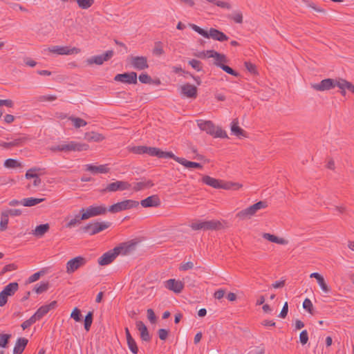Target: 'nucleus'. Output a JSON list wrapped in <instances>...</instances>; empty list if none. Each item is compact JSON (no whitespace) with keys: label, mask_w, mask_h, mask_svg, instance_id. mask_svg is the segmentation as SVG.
Segmentation results:
<instances>
[{"label":"nucleus","mask_w":354,"mask_h":354,"mask_svg":"<svg viewBox=\"0 0 354 354\" xmlns=\"http://www.w3.org/2000/svg\"><path fill=\"white\" fill-rule=\"evenodd\" d=\"M44 201H45V198H37L30 197V198H26L22 199L23 205L25 207L35 206Z\"/></svg>","instance_id":"f704fd0d"},{"label":"nucleus","mask_w":354,"mask_h":354,"mask_svg":"<svg viewBox=\"0 0 354 354\" xmlns=\"http://www.w3.org/2000/svg\"><path fill=\"white\" fill-rule=\"evenodd\" d=\"M118 248H114L112 250L104 253L97 260V263L100 266H107L112 263L118 256Z\"/></svg>","instance_id":"4468645a"},{"label":"nucleus","mask_w":354,"mask_h":354,"mask_svg":"<svg viewBox=\"0 0 354 354\" xmlns=\"http://www.w3.org/2000/svg\"><path fill=\"white\" fill-rule=\"evenodd\" d=\"M3 165L6 168H16L20 167L21 164L15 159L8 158L5 160Z\"/></svg>","instance_id":"49530a36"},{"label":"nucleus","mask_w":354,"mask_h":354,"mask_svg":"<svg viewBox=\"0 0 354 354\" xmlns=\"http://www.w3.org/2000/svg\"><path fill=\"white\" fill-rule=\"evenodd\" d=\"M188 64L197 71H201L203 70V64L199 60L193 59L189 60Z\"/></svg>","instance_id":"8fccbe9b"},{"label":"nucleus","mask_w":354,"mask_h":354,"mask_svg":"<svg viewBox=\"0 0 354 354\" xmlns=\"http://www.w3.org/2000/svg\"><path fill=\"white\" fill-rule=\"evenodd\" d=\"M173 160H174L177 162L180 163V165H183L186 168H189H189H196V169L203 168L202 165H201L200 163L189 161L183 158H180V157L175 156V157L173 158Z\"/></svg>","instance_id":"a878e982"},{"label":"nucleus","mask_w":354,"mask_h":354,"mask_svg":"<svg viewBox=\"0 0 354 354\" xmlns=\"http://www.w3.org/2000/svg\"><path fill=\"white\" fill-rule=\"evenodd\" d=\"M17 266L15 263H10L5 266L0 272V276H3L7 272L17 270Z\"/></svg>","instance_id":"13d9d810"},{"label":"nucleus","mask_w":354,"mask_h":354,"mask_svg":"<svg viewBox=\"0 0 354 354\" xmlns=\"http://www.w3.org/2000/svg\"><path fill=\"white\" fill-rule=\"evenodd\" d=\"M86 263V259L82 256L71 259L66 263V272L68 274L73 273L77 269L85 266Z\"/></svg>","instance_id":"9d476101"},{"label":"nucleus","mask_w":354,"mask_h":354,"mask_svg":"<svg viewBox=\"0 0 354 354\" xmlns=\"http://www.w3.org/2000/svg\"><path fill=\"white\" fill-rule=\"evenodd\" d=\"M337 86L339 88V89L346 88V90L354 94V85L351 82H348L344 79L339 78L337 80Z\"/></svg>","instance_id":"473e14b6"},{"label":"nucleus","mask_w":354,"mask_h":354,"mask_svg":"<svg viewBox=\"0 0 354 354\" xmlns=\"http://www.w3.org/2000/svg\"><path fill=\"white\" fill-rule=\"evenodd\" d=\"M127 345L129 350L133 353L137 354L138 353V348L135 339L131 337L127 339Z\"/></svg>","instance_id":"c03bdc74"},{"label":"nucleus","mask_w":354,"mask_h":354,"mask_svg":"<svg viewBox=\"0 0 354 354\" xmlns=\"http://www.w3.org/2000/svg\"><path fill=\"white\" fill-rule=\"evenodd\" d=\"M48 312L49 310H48L47 306H46V305H44L39 308L35 313L41 319Z\"/></svg>","instance_id":"6e6d98bb"},{"label":"nucleus","mask_w":354,"mask_h":354,"mask_svg":"<svg viewBox=\"0 0 354 354\" xmlns=\"http://www.w3.org/2000/svg\"><path fill=\"white\" fill-rule=\"evenodd\" d=\"M5 212L7 213L8 216L10 215L12 216H18L22 214V211L19 209H10L5 211Z\"/></svg>","instance_id":"774afa93"},{"label":"nucleus","mask_w":354,"mask_h":354,"mask_svg":"<svg viewBox=\"0 0 354 354\" xmlns=\"http://www.w3.org/2000/svg\"><path fill=\"white\" fill-rule=\"evenodd\" d=\"M201 180L204 184H206L215 189L237 190L242 186L239 183L225 182L221 180L214 178L209 176H203Z\"/></svg>","instance_id":"f257e3e1"},{"label":"nucleus","mask_w":354,"mask_h":354,"mask_svg":"<svg viewBox=\"0 0 354 354\" xmlns=\"http://www.w3.org/2000/svg\"><path fill=\"white\" fill-rule=\"evenodd\" d=\"M8 217L7 213L4 212H1V221H0V231H5L8 228Z\"/></svg>","instance_id":"c9c22d12"},{"label":"nucleus","mask_w":354,"mask_h":354,"mask_svg":"<svg viewBox=\"0 0 354 354\" xmlns=\"http://www.w3.org/2000/svg\"><path fill=\"white\" fill-rule=\"evenodd\" d=\"M147 317L151 324L156 323L157 318L153 310L151 308L147 310Z\"/></svg>","instance_id":"0e129e2a"},{"label":"nucleus","mask_w":354,"mask_h":354,"mask_svg":"<svg viewBox=\"0 0 354 354\" xmlns=\"http://www.w3.org/2000/svg\"><path fill=\"white\" fill-rule=\"evenodd\" d=\"M165 287L175 293H180L184 288V283L180 281L170 279L166 281Z\"/></svg>","instance_id":"6ab92c4d"},{"label":"nucleus","mask_w":354,"mask_h":354,"mask_svg":"<svg viewBox=\"0 0 354 354\" xmlns=\"http://www.w3.org/2000/svg\"><path fill=\"white\" fill-rule=\"evenodd\" d=\"M303 308L310 314L313 315V305L312 301L308 298L304 299L303 302Z\"/></svg>","instance_id":"603ef678"},{"label":"nucleus","mask_w":354,"mask_h":354,"mask_svg":"<svg viewBox=\"0 0 354 354\" xmlns=\"http://www.w3.org/2000/svg\"><path fill=\"white\" fill-rule=\"evenodd\" d=\"M138 205V201L128 199L111 205L109 207L108 211L111 213H117L123 210L137 207Z\"/></svg>","instance_id":"6e6552de"},{"label":"nucleus","mask_w":354,"mask_h":354,"mask_svg":"<svg viewBox=\"0 0 354 354\" xmlns=\"http://www.w3.org/2000/svg\"><path fill=\"white\" fill-rule=\"evenodd\" d=\"M114 55L113 50H107L99 55L92 56L86 60L88 65H102L104 62L109 61Z\"/></svg>","instance_id":"f8f14e48"},{"label":"nucleus","mask_w":354,"mask_h":354,"mask_svg":"<svg viewBox=\"0 0 354 354\" xmlns=\"http://www.w3.org/2000/svg\"><path fill=\"white\" fill-rule=\"evenodd\" d=\"M57 99V97L53 95H41L38 97V100L39 102L44 101H54Z\"/></svg>","instance_id":"69168bd1"},{"label":"nucleus","mask_w":354,"mask_h":354,"mask_svg":"<svg viewBox=\"0 0 354 354\" xmlns=\"http://www.w3.org/2000/svg\"><path fill=\"white\" fill-rule=\"evenodd\" d=\"M114 80L129 84H136L138 83L137 73L131 72L118 74L115 76Z\"/></svg>","instance_id":"dca6fc26"},{"label":"nucleus","mask_w":354,"mask_h":354,"mask_svg":"<svg viewBox=\"0 0 354 354\" xmlns=\"http://www.w3.org/2000/svg\"><path fill=\"white\" fill-rule=\"evenodd\" d=\"M108 209L104 205L94 206L91 205L86 209L82 208L80 213H82V218L88 219L91 217L99 215H104L106 213Z\"/></svg>","instance_id":"0eeeda50"},{"label":"nucleus","mask_w":354,"mask_h":354,"mask_svg":"<svg viewBox=\"0 0 354 354\" xmlns=\"http://www.w3.org/2000/svg\"><path fill=\"white\" fill-rule=\"evenodd\" d=\"M93 313L91 311H89L87 315L85 316L84 319V328L86 331L90 330L93 322Z\"/></svg>","instance_id":"a19ab883"},{"label":"nucleus","mask_w":354,"mask_h":354,"mask_svg":"<svg viewBox=\"0 0 354 354\" xmlns=\"http://www.w3.org/2000/svg\"><path fill=\"white\" fill-rule=\"evenodd\" d=\"M147 146H136L131 148V151L136 154L146 153Z\"/></svg>","instance_id":"052dcab7"},{"label":"nucleus","mask_w":354,"mask_h":354,"mask_svg":"<svg viewBox=\"0 0 354 354\" xmlns=\"http://www.w3.org/2000/svg\"><path fill=\"white\" fill-rule=\"evenodd\" d=\"M136 243L134 242H126L120 244L118 246L115 247L118 248V255L123 254L126 255L131 252L135 250Z\"/></svg>","instance_id":"5701e85b"},{"label":"nucleus","mask_w":354,"mask_h":354,"mask_svg":"<svg viewBox=\"0 0 354 354\" xmlns=\"http://www.w3.org/2000/svg\"><path fill=\"white\" fill-rule=\"evenodd\" d=\"M337 80L330 78H327L322 80L319 83H314L311 84V88H313L315 91H328L332 88H334L337 86Z\"/></svg>","instance_id":"9b49d317"},{"label":"nucleus","mask_w":354,"mask_h":354,"mask_svg":"<svg viewBox=\"0 0 354 354\" xmlns=\"http://www.w3.org/2000/svg\"><path fill=\"white\" fill-rule=\"evenodd\" d=\"M231 131H232V133L233 134H234L235 136H239H239L245 137V131L243 129H242L239 126V122H238L237 119H234L232 122Z\"/></svg>","instance_id":"c756f323"},{"label":"nucleus","mask_w":354,"mask_h":354,"mask_svg":"<svg viewBox=\"0 0 354 354\" xmlns=\"http://www.w3.org/2000/svg\"><path fill=\"white\" fill-rule=\"evenodd\" d=\"M319 286H320L321 289L325 294H328L330 292L331 289L327 285L326 283L324 277H322L319 281H317Z\"/></svg>","instance_id":"864d4df0"},{"label":"nucleus","mask_w":354,"mask_h":354,"mask_svg":"<svg viewBox=\"0 0 354 354\" xmlns=\"http://www.w3.org/2000/svg\"><path fill=\"white\" fill-rule=\"evenodd\" d=\"M136 324L137 329L140 331L142 340L149 342L151 340V336L145 324L142 321L136 322Z\"/></svg>","instance_id":"b1692460"},{"label":"nucleus","mask_w":354,"mask_h":354,"mask_svg":"<svg viewBox=\"0 0 354 354\" xmlns=\"http://www.w3.org/2000/svg\"><path fill=\"white\" fill-rule=\"evenodd\" d=\"M86 139L88 141L99 142L104 139V136L98 133L91 132L86 134Z\"/></svg>","instance_id":"e433bc0d"},{"label":"nucleus","mask_w":354,"mask_h":354,"mask_svg":"<svg viewBox=\"0 0 354 354\" xmlns=\"http://www.w3.org/2000/svg\"><path fill=\"white\" fill-rule=\"evenodd\" d=\"M131 187V184L127 181L117 180L108 184L100 192L101 193L115 192L117 191L127 190Z\"/></svg>","instance_id":"1a4fd4ad"},{"label":"nucleus","mask_w":354,"mask_h":354,"mask_svg":"<svg viewBox=\"0 0 354 354\" xmlns=\"http://www.w3.org/2000/svg\"><path fill=\"white\" fill-rule=\"evenodd\" d=\"M81 215H76L75 218H72L66 225V227L67 228H72L75 225L80 224L81 221L86 220L85 218H82V213H80Z\"/></svg>","instance_id":"4c0bfd02"},{"label":"nucleus","mask_w":354,"mask_h":354,"mask_svg":"<svg viewBox=\"0 0 354 354\" xmlns=\"http://www.w3.org/2000/svg\"><path fill=\"white\" fill-rule=\"evenodd\" d=\"M48 287L49 284L48 282H41L39 285H35L33 290L37 294H41L46 291L48 289Z\"/></svg>","instance_id":"ea45409f"},{"label":"nucleus","mask_w":354,"mask_h":354,"mask_svg":"<svg viewBox=\"0 0 354 354\" xmlns=\"http://www.w3.org/2000/svg\"><path fill=\"white\" fill-rule=\"evenodd\" d=\"M228 18L233 20L235 23H243V14L241 11H235L228 16Z\"/></svg>","instance_id":"58836bf2"},{"label":"nucleus","mask_w":354,"mask_h":354,"mask_svg":"<svg viewBox=\"0 0 354 354\" xmlns=\"http://www.w3.org/2000/svg\"><path fill=\"white\" fill-rule=\"evenodd\" d=\"M154 185L153 183L151 180H144L135 183L133 186V190L138 192L145 189L152 187Z\"/></svg>","instance_id":"7c9ffc66"},{"label":"nucleus","mask_w":354,"mask_h":354,"mask_svg":"<svg viewBox=\"0 0 354 354\" xmlns=\"http://www.w3.org/2000/svg\"><path fill=\"white\" fill-rule=\"evenodd\" d=\"M12 335L10 334L0 335V347L7 348Z\"/></svg>","instance_id":"79ce46f5"},{"label":"nucleus","mask_w":354,"mask_h":354,"mask_svg":"<svg viewBox=\"0 0 354 354\" xmlns=\"http://www.w3.org/2000/svg\"><path fill=\"white\" fill-rule=\"evenodd\" d=\"M207 57L214 58V64L221 68L224 63L227 62V59L224 54L219 53L214 50H207Z\"/></svg>","instance_id":"a211bd4d"},{"label":"nucleus","mask_w":354,"mask_h":354,"mask_svg":"<svg viewBox=\"0 0 354 354\" xmlns=\"http://www.w3.org/2000/svg\"><path fill=\"white\" fill-rule=\"evenodd\" d=\"M337 86L339 88V89L346 88V90L354 94V85L351 82H348L344 79L339 78L337 80Z\"/></svg>","instance_id":"72a5a7b5"},{"label":"nucleus","mask_w":354,"mask_h":354,"mask_svg":"<svg viewBox=\"0 0 354 354\" xmlns=\"http://www.w3.org/2000/svg\"><path fill=\"white\" fill-rule=\"evenodd\" d=\"M73 123V125L75 128H80L81 127H84L87 124V122L82 118L71 117L69 118Z\"/></svg>","instance_id":"de8ad7c7"},{"label":"nucleus","mask_w":354,"mask_h":354,"mask_svg":"<svg viewBox=\"0 0 354 354\" xmlns=\"http://www.w3.org/2000/svg\"><path fill=\"white\" fill-rule=\"evenodd\" d=\"M263 238L272 243H275L281 245H286L288 243V241L286 239L279 238L278 236H276L275 235L269 233H263Z\"/></svg>","instance_id":"c85d7f7f"},{"label":"nucleus","mask_w":354,"mask_h":354,"mask_svg":"<svg viewBox=\"0 0 354 354\" xmlns=\"http://www.w3.org/2000/svg\"><path fill=\"white\" fill-rule=\"evenodd\" d=\"M139 81L143 84H152L153 82L151 76L147 73H142L139 75Z\"/></svg>","instance_id":"5fc2aeb1"},{"label":"nucleus","mask_w":354,"mask_h":354,"mask_svg":"<svg viewBox=\"0 0 354 354\" xmlns=\"http://www.w3.org/2000/svg\"><path fill=\"white\" fill-rule=\"evenodd\" d=\"M181 93L189 98H196L197 97V88L187 83L181 86Z\"/></svg>","instance_id":"aec40b11"},{"label":"nucleus","mask_w":354,"mask_h":354,"mask_svg":"<svg viewBox=\"0 0 354 354\" xmlns=\"http://www.w3.org/2000/svg\"><path fill=\"white\" fill-rule=\"evenodd\" d=\"M153 53L155 55L160 56L165 53L163 50L162 44L161 41H157L155 43V46L153 50Z\"/></svg>","instance_id":"09e8293b"},{"label":"nucleus","mask_w":354,"mask_h":354,"mask_svg":"<svg viewBox=\"0 0 354 354\" xmlns=\"http://www.w3.org/2000/svg\"><path fill=\"white\" fill-rule=\"evenodd\" d=\"M208 35L209 38H212L219 41H227L229 39L225 33L214 28H211L209 30Z\"/></svg>","instance_id":"393cba45"},{"label":"nucleus","mask_w":354,"mask_h":354,"mask_svg":"<svg viewBox=\"0 0 354 354\" xmlns=\"http://www.w3.org/2000/svg\"><path fill=\"white\" fill-rule=\"evenodd\" d=\"M86 170L90 171L93 174H106L109 172L110 169L107 167V165H86Z\"/></svg>","instance_id":"4be33fe9"},{"label":"nucleus","mask_w":354,"mask_h":354,"mask_svg":"<svg viewBox=\"0 0 354 354\" xmlns=\"http://www.w3.org/2000/svg\"><path fill=\"white\" fill-rule=\"evenodd\" d=\"M299 341L302 345L307 344L308 341V334L306 330H304L300 333Z\"/></svg>","instance_id":"680f3d73"},{"label":"nucleus","mask_w":354,"mask_h":354,"mask_svg":"<svg viewBox=\"0 0 354 354\" xmlns=\"http://www.w3.org/2000/svg\"><path fill=\"white\" fill-rule=\"evenodd\" d=\"M111 225V223L108 221L90 223L80 228V230L84 233H88L89 235L96 234L107 228Z\"/></svg>","instance_id":"39448f33"},{"label":"nucleus","mask_w":354,"mask_h":354,"mask_svg":"<svg viewBox=\"0 0 354 354\" xmlns=\"http://www.w3.org/2000/svg\"><path fill=\"white\" fill-rule=\"evenodd\" d=\"M146 153L150 156L157 157L158 158H171L175 157V155L171 151H163L159 148L147 147Z\"/></svg>","instance_id":"2eb2a0df"},{"label":"nucleus","mask_w":354,"mask_h":354,"mask_svg":"<svg viewBox=\"0 0 354 354\" xmlns=\"http://www.w3.org/2000/svg\"><path fill=\"white\" fill-rule=\"evenodd\" d=\"M88 149V145L84 143L71 141L67 143L61 144L55 147H52L50 149L53 151H82Z\"/></svg>","instance_id":"7ed1b4c3"},{"label":"nucleus","mask_w":354,"mask_h":354,"mask_svg":"<svg viewBox=\"0 0 354 354\" xmlns=\"http://www.w3.org/2000/svg\"><path fill=\"white\" fill-rule=\"evenodd\" d=\"M161 202L158 195L150 196L140 201V204L144 207H158Z\"/></svg>","instance_id":"412c9836"},{"label":"nucleus","mask_w":354,"mask_h":354,"mask_svg":"<svg viewBox=\"0 0 354 354\" xmlns=\"http://www.w3.org/2000/svg\"><path fill=\"white\" fill-rule=\"evenodd\" d=\"M267 207V202L264 201H261L239 212L236 214V216L241 219L249 218L253 215H254L258 210L266 208Z\"/></svg>","instance_id":"20e7f679"},{"label":"nucleus","mask_w":354,"mask_h":354,"mask_svg":"<svg viewBox=\"0 0 354 354\" xmlns=\"http://www.w3.org/2000/svg\"><path fill=\"white\" fill-rule=\"evenodd\" d=\"M131 65L135 69L142 71L149 68L147 58L144 56H135L131 58Z\"/></svg>","instance_id":"f3484780"},{"label":"nucleus","mask_w":354,"mask_h":354,"mask_svg":"<svg viewBox=\"0 0 354 354\" xmlns=\"http://www.w3.org/2000/svg\"><path fill=\"white\" fill-rule=\"evenodd\" d=\"M82 317L81 311L77 308H75L71 314V317L75 322H80Z\"/></svg>","instance_id":"4d7b16f0"},{"label":"nucleus","mask_w":354,"mask_h":354,"mask_svg":"<svg viewBox=\"0 0 354 354\" xmlns=\"http://www.w3.org/2000/svg\"><path fill=\"white\" fill-rule=\"evenodd\" d=\"M48 50L52 53L57 55H73L80 53V49L76 47L70 48L69 46H53L49 47Z\"/></svg>","instance_id":"ddd939ff"},{"label":"nucleus","mask_w":354,"mask_h":354,"mask_svg":"<svg viewBox=\"0 0 354 354\" xmlns=\"http://www.w3.org/2000/svg\"><path fill=\"white\" fill-rule=\"evenodd\" d=\"M158 334L161 340H165L167 338L169 330L165 328H160L158 330Z\"/></svg>","instance_id":"338daca9"},{"label":"nucleus","mask_w":354,"mask_h":354,"mask_svg":"<svg viewBox=\"0 0 354 354\" xmlns=\"http://www.w3.org/2000/svg\"><path fill=\"white\" fill-rule=\"evenodd\" d=\"M222 224L218 221H197L196 222H193L190 227L194 230H218L221 227Z\"/></svg>","instance_id":"423d86ee"},{"label":"nucleus","mask_w":354,"mask_h":354,"mask_svg":"<svg viewBox=\"0 0 354 354\" xmlns=\"http://www.w3.org/2000/svg\"><path fill=\"white\" fill-rule=\"evenodd\" d=\"M221 68L222 70H223L225 72H226L227 73H228L230 75H233L234 77L239 76V73L235 71L234 69H232L231 67H230L227 65H225V64L222 65V66H221Z\"/></svg>","instance_id":"bf43d9fd"},{"label":"nucleus","mask_w":354,"mask_h":354,"mask_svg":"<svg viewBox=\"0 0 354 354\" xmlns=\"http://www.w3.org/2000/svg\"><path fill=\"white\" fill-rule=\"evenodd\" d=\"M193 268H194V263L191 261H188L185 263H182L179 267V270L180 271H186V270L192 269Z\"/></svg>","instance_id":"e2e57ef3"},{"label":"nucleus","mask_w":354,"mask_h":354,"mask_svg":"<svg viewBox=\"0 0 354 354\" xmlns=\"http://www.w3.org/2000/svg\"><path fill=\"white\" fill-rule=\"evenodd\" d=\"M28 343V339L25 337H19L15 343L13 349V354H21Z\"/></svg>","instance_id":"bb28decb"},{"label":"nucleus","mask_w":354,"mask_h":354,"mask_svg":"<svg viewBox=\"0 0 354 354\" xmlns=\"http://www.w3.org/2000/svg\"><path fill=\"white\" fill-rule=\"evenodd\" d=\"M50 229V226L48 223L41 224L37 225L34 230H32V234L37 237H42Z\"/></svg>","instance_id":"cd10ccee"},{"label":"nucleus","mask_w":354,"mask_h":354,"mask_svg":"<svg viewBox=\"0 0 354 354\" xmlns=\"http://www.w3.org/2000/svg\"><path fill=\"white\" fill-rule=\"evenodd\" d=\"M43 169L41 168H39V167H33V168H31L30 169H28L26 173V178L27 179H30V178H34L35 177H37V176H38L37 174H36L35 172L36 171H42Z\"/></svg>","instance_id":"3c124183"},{"label":"nucleus","mask_w":354,"mask_h":354,"mask_svg":"<svg viewBox=\"0 0 354 354\" xmlns=\"http://www.w3.org/2000/svg\"><path fill=\"white\" fill-rule=\"evenodd\" d=\"M19 284L17 282H12L8 284L2 290L3 294L8 297L13 295L18 290Z\"/></svg>","instance_id":"2f4dec72"},{"label":"nucleus","mask_w":354,"mask_h":354,"mask_svg":"<svg viewBox=\"0 0 354 354\" xmlns=\"http://www.w3.org/2000/svg\"><path fill=\"white\" fill-rule=\"evenodd\" d=\"M197 124L200 129L215 138H224L227 137L225 131L222 130L219 127H215L213 122L210 120H198Z\"/></svg>","instance_id":"f03ea898"},{"label":"nucleus","mask_w":354,"mask_h":354,"mask_svg":"<svg viewBox=\"0 0 354 354\" xmlns=\"http://www.w3.org/2000/svg\"><path fill=\"white\" fill-rule=\"evenodd\" d=\"M78 6L82 9H88L93 6L94 0H75Z\"/></svg>","instance_id":"37998d69"},{"label":"nucleus","mask_w":354,"mask_h":354,"mask_svg":"<svg viewBox=\"0 0 354 354\" xmlns=\"http://www.w3.org/2000/svg\"><path fill=\"white\" fill-rule=\"evenodd\" d=\"M189 26L196 32H198L199 35H202L203 37L205 38H209L208 32L209 31L205 30L201 27L198 26L196 24H189Z\"/></svg>","instance_id":"a18cd8bd"}]
</instances>
